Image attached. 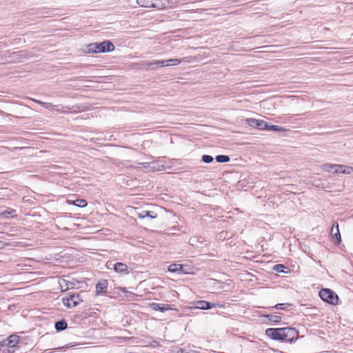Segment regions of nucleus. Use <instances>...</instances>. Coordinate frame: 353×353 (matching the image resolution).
Listing matches in <instances>:
<instances>
[{
	"label": "nucleus",
	"instance_id": "nucleus-1",
	"mask_svg": "<svg viewBox=\"0 0 353 353\" xmlns=\"http://www.w3.org/2000/svg\"><path fill=\"white\" fill-rule=\"evenodd\" d=\"M19 342V336L16 334L10 335L8 339L1 342V345L3 348V352H6L7 351L8 353H14V348L16 347Z\"/></svg>",
	"mask_w": 353,
	"mask_h": 353
},
{
	"label": "nucleus",
	"instance_id": "nucleus-2",
	"mask_svg": "<svg viewBox=\"0 0 353 353\" xmlns=\"http://www.w3.org/2000/svg\"><path fill=\"white\" fill-rule=\"evenodd\" d=\"M319 296L321 299L332 305H336L338 303L339 297L337 294L330 289H323L319 292Z\"/></svg>",
	"mask_w": 353,
	"mask_h": 353
},
{
	"label": "nucleus",
	"instance_id": "nucleus-3",
	"mask_svg": "<svg viewBox=\"0 0 353 353\" xmlns=\"http://www.w3.org/2000/svg\"><path fill=\"white\" fill-rule=\"evenodd\" d=\"M81 301L79 294L74 293H69L62 299L63 304L68 308L76 307Z\"/></svg>",
	"mask_w": 353,
	"mask_h": 353
},
{
	"label": "nucleus",
	"instance_id": "nucleus-4",
	"mask_svg": "<svg viewBox=\"0 0 353 353\" xmlns=\"http://www.w3.org/2000/svg\"><path fill=\"white\" fill-rule=\"evenodd\" d=\"M282 332V341H287L290 343L295 341L299 336L298 331L293 327H283L281 328Z\"/></svg>",
	"mask_w": 353,
	"mask_h": 353
},
{
	"label": "nucleus",
	"instance_id": "nucleus-5",
	"mask_svg": "<svg viewBox=\"0 0 353 353\" xmlns=\"http://www.w3.org/2000/svg\"><path fill=\"white\" fill-rule=\"evenodd\" d=\"M114 50V45L109 41H103L99 43H97V53L112 52Z\"/></svg>",
	"mask_w": 353,
	"mask_h": 353
},
{
	"label": "nucleus",
	"instance_id": "nucleus-6",
	"mask_svg": "<svg viewBox=\"0 0 353 353\" xmlns=\"http://www.w3.org/2000/svg\"><path fill=\"white\" fill-rule=\"evenodd\" d=\"M245 123L250 126L256 127L260 130H265V128H267V123L261 119L248 118L245 119Z\"/></svg>",
	"mask_w": 353,
	"mask_h": 353
},
{
	"label": "nucleus",
	"instance_id": "nucleus-7",
	"mask_svg": "<svg viewBox=\"0 0 353 353\" xmlns=\"http://www.w3.org/2000/svg\"><path fill=\"white\" fill-rule=\"evenodd\" d=\"M282 332L281 328H268L265 334L272 339L282 341Z\"/></svg>",
	"mask_w": 353,
	"mask_h": 353
},
{
	"label": "nucleus",
	"instance_id": "nucleus-8",
	"mask_svg": "<svg viewBox=\"0 0 353 353\" xmlns=\"http://www.w3.org/2000/svg\"><path fill=\"white\" fill-rule=\"evenodd\" d=\"M108 281L106 280L99 281L96 285V295L99 296L106 292Z\"/></svg>",
	"mask_w": 353,
	"mask_h": 353
},
{
	"label": "nucleus",
	"instance_id": "nucleus-9",
	"mask_svg": "<svg viewBox=\"0 0 353 353\" xmlns=\"http://www.w3.org/2000/svg\"><path fill=\"white\" fill-rule=\"evenodd\" d=\"M194 308L201 310H209L216 306L215 304H211L210 303L205 301H197L194 303Z\"/></svg>",
	"mask_w": 353,
	"mask_h": 353
},
{
	"label": "nucleus",
	"instance_id": "nucleus-10",
	"mask_svg": "<svg viewBox=\"0 0 353 353\" xmlns=\"http://www.w3.org/2000/svg\"><path fill=\"white\" fill-rule=\"evenodd\" d=\"M150 307L155 311H160L161 312L170 310L171 307L169 305L162 304V303H151L150 305Z\"/></svg>",
	"mask_w": 353,
	"mask_h": 353
},
{
	"label": "nucleus",
	"instance_id": "nucleus-11",
	"mask_svg": "<svg viewBox=\"0 0 353 353\" xmlns=\"http://www.w3.org/2000/svg\"><path fill=\"white\" fill-rule=\"evenodd\" d=\"M114 270L118 273L128 274L130 272L129 268L127 265L123 263H116L114 265Z\"/></svg>",
	"mask_w": 353,
	"mask_h": 353
},
{
	"label": "nucleus",
	"instance_id": "nucleus-12",
	"mask_svg": "<svg viewBox=\"0 0 353 353\" xmlns=\"http://www.w3.org/2000/svg\"><path fill=\"white\" fill-rule=\"evenodd\" d=\"M59 283L61 290L63 292L66 291L69 289H72L74 286V284L73 282L69 281L65 279H60Z\"/></svg>",
	"mask_w": 353,
	"mask_h": 353
},
{
	"label": "nucleus",
	"instance_id": "nucleus-13",
	"mask_svg": "<svg viewBox=\"0 0 353 353\" xmlns=\"http://www.w3.org/2000/svg\"><path fill=\"white\" fill-rule=\"evenodd\" d=\"M153 8L158 10L166 8L169 5V0H153Z\"/></svg>",
	"mask_w": 353,
	"mask_h": 353
},
{
	"label": "nucleus",
	"instance_id": "nucleus-14",
	"mask_svg": "<svg viewBox=\"0 0 353 353\" xmlns=\"http://www.w3.org/2000/svg\"><path fill=\"white\" fill-rule=\"evenodd\" d=\"M331 234L332 235L333 239L336 240L337 243L341 242V234L339 232V225L337 223L336 225L335 224H333L331 229Z\"/></svg>",
	"mask_w": 353,
	"mask_h": 353
},
{
	"label": "nucleus",
	"instance_id": "nucleus-15",
	"mask_svg": "<svg viewBox=\"0 0 353 353\" xmlns=\"http://www.w3.org/2000/svg\"><path fill=\"white\" fill-rule=\"evenodd\" d=\"M136 215L140 218V219H143V218H145V217H150L151 219H155L157 215L156 213L154 212H150V211H148V210H143L141 212H137L136 213Z\"/></svg>",
	"mask_w": 353,
	"mask_h": 353
},
{
	"label": "nucleus",
	"instance_id": "nucleus-16",
	"mask_svg": "<svg viewBox=\"0 0 353 353\" xmlns=\"http://www.w3.org/2000/svg\"><path fill=\"white\" fill-rule=\"evenodd\" d=\"M32 100L34 102H36V103H37L39 104H41V105H43L46 108H53L57 112H63V107H59V105H53L52 103H49L42 102L41 101L36 100V99H32Z\"/></svg>",
	"mask_w": 353,
	"mask_h": 353
},
{
	"label": "nucleus",
	"instance_id": "nucleus-17",
	"mask_svg": "<svg viewBox=\"0 0 353 353\" xmlns=\"http://www.w3.org/2000/svg\"><path fill=\"white\" fill-rule=\"evenodd\" d=\"M204 241V238L202 237V236H194V237H191L190 239H189V244L192 245V246H195V247H198L201 244H202Z\"/></svg>",
	"mask_w": 353,
	"mask_h": 353
},
{
	"label": "nucleus",
	"instance_id": "nucleus-18",
	"mask_svg": "<svg viewBox=\"0 0 353 353\" xmlns=\"http://www.w3.org/2000/svg\"><path fill=\"white\" fill-rule=\"evenodd\" d=\"M321 168L324 171L335 174V170H336L337 164L325 163L323 164L321 166Z\"/></svg>",
	"mask_w": 353,
	"mask_h": 353
},
{
	"label": "nucleus",
	"instance_id": "nucleus-19",
	"mask_svg": "<svg viewBox=\"0 0 353 353\" xmlns=\"http://www.w3.org/2000/svg\"><path fill=\"white\" fill-rule=\"evenodd\" d=\"M152 1L153 0H137V3L141 7L153 8Z\"/></svg>",
	"mask_w": 353,
	"mask_h": 353
},
{
	"label": "nucleus",
	"instance_id": "nucleus-20",
	"mask_svg": "<svg viewBox=\"0 0 353 353\" xmlns=\"http://www.w3.org/2000/svg\"><path fill=\"white\" fill-rule=\"evenodd\" d=\"M182 265L180 264L173 263L169 265L168 271L171 272H182Z\"/></svg>",
	"mask_w": 353,
	"mask_h": 353
},
{
	"label": "nucleus",
	"instance_id": "nucleus-21",
	"mask_svg": "<svg viewBox=\"0 0 353 353\" xmlns=\"http://www.w3.org/2000/svg\"><path fill=\"white\" fill-rule=\"evenodd\" d=\"M187 59H188V57H185L181 59H168V63L170 64V65L176 66V65H179L182 61H188Z\"/></svg>",
	"mask_w": 353,
	"mask_h": 353
},
{
	"label": "nucleus",
	"instance_id": "nucleus-22",
	"mask_svg": "<svg viewBox=\"0 0 353 353\" xmlns=\"http://www.w3.org/2000/svg\"><path fill=\"white\" fill-rule=\"evenodd\" d=\"M67 323L64 320H62L57 321L54 327L57 331H62L67 328Z\"/></svg>",
	"mask_w": 353,
	"mask_h": 353
},
{
	"label": "nucleus",
	"instance_id": "nucleus-23",
	"mask_svg": "<svg viewBox=\"0 0 353 353\" xmlns=\"http://www.w3.org/2000/svg\"><path fill=\"white\" fill-rule=\"evenodd\" d=\"M85 50L88 53H97V43H93L88 45Z\"/></svg>",
	"mask_w": 353,
	"mask_h": 353
},
{
	"label": "nucleus",
	"instance_id": "nucleus-24",
	"mask_svg": "<svg viewBox=\"0 0 353 353\" xmlns=\"http://www.w3.org/2000/svg\"><path fill=\"white\" fill-rule=\"evenodd\" d=\"M265 130H272V131H276V132H283L284 130L283 128H282L281 126L275 125H269L268 123H267V128H265Z\"/></svg>",
	"mask_w": 353,
	"mask_h": 353
},
{
	"label": "nucleus",
	"instance_id": "nucleus-25",
	"mask_svg": "<svg viewBox=\"0 0 353 353\" xmlns=\"http://www.w3.org/2000/svg\"><path fill=\"white\" fill-rule=\"evenodd\" d=\"M216 160L219 163H227L230 161V157L226 155H218L216 157Z\"/></svg>",
	"mask_w": 353,
	"mask_h": 353
},
{
	"label": "nucleus",
	"instance_id": "nucleus-26",
	"mask_svg": "<svg viewBox=\"0 0 353 353\" xmlns=\"http://www.w3.org/2000/svg\"><path fill=\"white\" fill-rule=\"evenodd\" d=\"M72 204L78 207L83 208L87 205V202L84 199H77L72 201Z\"/></svg>",
	"mask_w": 353,
	"mask_h": 353
},
{
	"label": "nucleus",
	"instance_id": "nucleus-27",
	"mask_svg": "<svg viewBox=\"0 0 353 353\" xmlns=\"http://www.w3.org/2000/svg\"><path fill=\"white\" fill-rule=\"evenodd\" d=\"M270 321L278 323L281 321V316L278 315H268L267 316Z\"/></svg>",
	"mask_w": 353,
	"mask_h": 353
},
{
	"label": "nucleus",
	"instance_id": "nucleus-28",
	"mask_svg": "<svg viewBox=\"0 0 353 353\" xmlns=\"http://www.w3.org/2000/svg\"><path fill=\"white\" fill-rule=\"evenodd\" d=\"M140 65H141V67L145 70L153 69L152 62H143L140 63Z\"/></svg>",
	"mask_w": 353,
	"mask_h": 353
},
{
	"label": "nucleus",
	"instance_id": "nucleus-29",
	"mask_svg": "<svg viewBox=\"0 0 353 353\" xmlns=\"http://www.w3.org/2000/svg\"><path fill=\"white\" fill-rule=\"evenodd\" d=\"M202 160H203V162H205L206 163H211L213 161V157L212 156H210V155L204 154L202 157Z\"/></svg>",
	"mask_w": 353,
	"mask_h": 353
},
{
	"label": "nucleus",
	"instance_id": "nucleus-30",
	"mask_svg": "<svg viewBox=\"0 0 353 353\" xmlns=\"http://www.w3.org/2000/svg\"><path fill=\"white\" fill-rule=\"evenodd\" d=\"M344 165L337 164L336 170H335V174H344Z\"/></svg>",
	"mask_w": 353,
	"mask_h": 353
},
{
	"label": "nucleus",
	"instance_id": "nucleus-31",
	"mask_svg": "<svg viewBox=\"0 0 353 353\" xmlns=\"http://www.w3.org/2000/svg\"><path fill=\"white\" fill-rule=\"evenodd\" d=\"M344 174H350L353 172V168L350 166H347L344 165Z\"/></svg>",
	"mask_w": 353,
	"mask_h": 353
},
{
	"label": "nucleus",
	"instance_id": "nucleus-32",
	"mask_svg": "<svg viewBox=\"0 0 353 353\" xmlns=\"http://www.w3.org/2000/svg\"><path fill=\"white\" fill-rule=\"evenodd\" d=\"M284 266L282 265H276L274 266V270L280 272H283V270H282Z\"/></svg>",
	"mask_w": 353,
	"mask_h": 353
},
{
	"label": "nucleus",
	"instance_id": "nucleus-33",
	"mask_svg": "<svg viewBox=\"0 0 353 353\" xmlns=\"http://www.w3.org/2000/svg\"><path fill=\"white\" fill-rule=\"evenodd\" d=\"M120 291H121L123 293L129 294V296H134V294L132 292H130L125 290L124 288H119Z\"/></svg>",
	"mask_w": 353,
	"mask_h": 353
},
{
	"label": "nucleus",
	"instance_id": "nucleus-34",
	"mask_svg": "<svg viewBox=\"0 0 353 353\" xmlns=\"http://www.w3.org/2000/svg\"><path fill=\"white\" fill-rule=\"evenodd\" d=\"M170 66V64L168 63V60H163L161 61V67Z\"/></svg>",
	"mask_w": 353,
	"mask_h": 353
},
{
	"label": "nucleus",
	"instance_id": "nucleus-35",
	"mask_svg": "<svg viewBox=\"0 0 353 353\" xmlns=\"http://www.w3.org/2000/svg\"><path fill=\"white\" fill-rule=\"evenodd\" d=\"M161 61H155L152 62L153 65H157V66L161 67Z\"/></svg>",
	"mask_w": 353,
	"mask_h": 353
},
{
	"label": "nucleus",
	"instance_id": "nucleus-36",
	"mask_svg": "<svg viewBox=\"0 0 353 353\" xmlns=\"http://www.w3.org/2000/svg\"><path fill=\"white\" fill-rule=\"evenodd\" d=\"M282 305H283V304L279 303V304L276 305L274 307L276 308L277 310H282V309H283Z\"/></svg>",
	"mask_w": 353,
	"mask_h": 353
},
{
	"label": "nucleus",
	"instance_id": "nucleus-37",
	"mask_svg": "<svg viewBox=\"0 0 353 353\" xmlns=\"http://www.w3.org/2000/svg\"><path fill=\"white\" fill-rule=\"evenodd\" d=\"M3 245V242L0 241V248H1Z\"/></svg>",
	"mask_w": 353,
	"mask_h": 353
},
{
	"label": "nucleus",
	"instance_id": "nucleus-38",
	"mask_svg": "<svg viewBox=\"0 0 353 353\" xmlns=\"http://www.w3.org/2000/svg\"><path fill=\"white\" fill-rule=\"evenodd\" d=\"M7 213V212H3V214H6ZM8 214H10V212H8Z\"/></svg>",
	"mask_w": 353,
	"mask_h": 353
}]
</instances>
